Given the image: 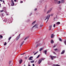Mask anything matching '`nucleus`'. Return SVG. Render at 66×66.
<instances>
[{
  "label": "nucleus",
  "instance_id": "obj_1",
  "mask_svg": "<svg viewBox=\"0 0 66 66\" xmlns=\"http://www.w3.org/2000/svg\"><path fill=\"white\" fill-rule=\"evenodd\" d=\"M44 60V59H43V58H42L40 59L39 60V61H38V63L39 64L41 63V62H42V61Z\"/></svg>",
  "mask_w": 66,
  "mask_h": 66
},
{
  "label": "nucleus",
  "instance_id": "obj_2",
  "mask_svg": "<svg viewBox=\"0 0 66 66\" xmlns=\"http://www.w3.org/2000/svg\"><path fill=\"white\" fill-rule=\"evenodd\" d=\"M50 16H51V15H48V16H47L46 19H45V20H46V19L47 20V21H46V22H47V21H48V20H49V18H50Z\"/></svg>",
  "mask_w": 66,
  "mask_h": 66
},
{
  "label": "nucleus",
  "instance_id": "obj_3",
  "mask_svg": "<svg viewBox=\"0 0 66 66\" xmlns=\"http://www.w3.org/2000/svg\"><path fill=\"white\" fill-rule=\"evenodd\" d=\"M11 1L12 2V4H11V6H14V1L13 0H11Z\"/></svg>",
  "mask_w": 66,
  "mask_h": 66
},
{
  "label": "nucleus",
  "instance_id": "obj_4",
  "mask_svg": "<svg viewBox=\"0 0 66 66\" xmlns=\"http://www.w3.org/2000/svg\"><path fill=\"white\" fill-rule=\"evenodd\" d=\"M51 60H53V58H56V56H50Z\"/></svg>",
  "mask_w": 66,
  "mask_h": 66
},
{
  "label": "nucleus",
  "instance_id": "obj_5",
  "mask_svg": "<svg viewBox=\"0 0 66 66\" xmlns=\"http://www.w3.org/2000/svg\"><path fill=\"white\" fill-rule=\"evenodd\" d=\"M37 26H38V25L37 24H36L35 26H34L32 27V28H33L34 27H35V28H38V27H37Z\"/></svg>",
  "mask_w": 66,
  "mask_h": 66
},
{
  "label": "nucleus",
  "instance_id": "obj_6",
  "mask_svg": "<svg viewBox=\"0 0 66 66\" xmlns=\"http://www.w3.org/2000/svg\"><path fill=\"white\" fill-rule=\"evenodd\" d=\"M20 34H20V35H19L16 38V40H18V39H19V38H20Z\"/></svg>",
  "mask_w": 66,
  "mask_h": 66
},
{
  "label": "nucleus",
  "instance_id": "obj_7",
  "mask_svg": "<svg viewBox=\"0 0 66 66\" xmlns=\"http://www.w3.org/2000/svg\"><path fill=\"white\" fill-rule=\"evenodd\" d=\"M51 10H52V9H51L49 10L47 12V14H48V13H49L50 12H51Z\"/></svg>",
  "mask_w": 66,
  "mask_h": 66
},
{
  "label": "nucleus",
  "instance_id": "obj_8",
  "mask_svg": "<svg viewBox=\"0 0 66 66\" xmlns=\"http://www.w3.org/2000/svg\"><path fill=\"white\" fill-rule=\"evenodd\" d=\"M33 58V57L31 56L29 57V59L28 60H32L33 59H32Z\"/></svg>",
  "mask_w": 66,
  "mask_h": 66
},
{
  "label": "nucleus",
  "instance_id": "obj_9",
  "mask_svg": "<svg viewBox=\"0 0 66 66\" xmlns=\"http://www.w3.org/2000/svg\"><path fill=\"white\" fill-rule=\"evenodd\" d=\"M64 53H65V50H63L61 53V54H64Z\"/></svg>",
  "mask_w": 66,
  "mask_h": 66
},
{
  "label": "nucleus",
  "instance_id": "obj_10",
  "mask_svg": "<svg viewBox=\"0 0 66 66\" xmlns=\"http://www.w3.org/2000/svg\"><path fill=\"white\" fill-rule=\"evenodd\" d=\"M51 28H52V26H50L49 27V30H51Z\"/></svg>",
  "mask_w": 66,
  "mask_h": 66
},
{
  "label": "nucleus",
  "instance_id": "obj_11",
  "mask_svg": "<svg viewBox=\"0 0 66 66\" xmlns=\"http://www.w3.org/2000/svg\"><path fill=\"white\" fill-rule=\"evenodd\" d=\"M19 63L20 64L21 63H22V59H21L20 60H19Z\"/></svg>",
  "mask_w": 66,
  "mask_h": 66
},
{
  "label": "nucleus",
  "instance_id": "obj_12",
  "mask_svg": "<svg viewBox=\"0 0 66 66\" xmlns=\"http://www.w3.org/2000/svg\"><path fill=\"white\" fill-rule=\"evenodd\" d=\"M54 1L55 3H58V1L57 0H54Z\"/></svg>",
  "mask_w": 66,
  "mask_h": 66
},
{
  "label": "nucleus",
  "instance_id": "obj_13",
  "mask_svg": "<svg viewBox=\"0 0 66 66\" xmlns=\"http://www.w3.org/2000/svg\"><path fill=\"white\" fill-rule=\"evenodd\" d=\"M54 35L53 34H52L51 36V37L52 38L53 37Z\"/></svg>",
  "mask_w": 66,
  "mask_h": 66
},
{
  "label": "nucleus",
  "instance_id": "obj_14",
  "mask_svg": "<svg viewBox=\"0 0 66 66\" xmlns=\"http://www.w3.org/2000/svg\"><path fill=\"white\" fill-rule=\"evenodd\" d=\"M51 44H53L54 43V42H53V40H51Z\"/></svg>",
  "mask_w": 66,
  "mask_h": 66
},
{
  "label": "nucleus",
  "instance_id": "obj_15",
  "mask_svg": "<svg viewBox=\"0 0 66 66\" xmlns=\"http://www.w3.org/2000/svg\"><path fill=\"white\" fill-rule=\"evenodd\" d=\"M57 24H60V22H58L56 23Z\"/></svg>",
  "mask_w": 66,
  "mask_h": 66
},
{
  "label": "nucleus",
  "instance_id": "obj_16",
  "mask_svg": "<svg viewBox=\"0 0 66 66\" xmlns=\"http://www.w3.org/2000/svg\"><path fill=\"white\" fill-rule=\"evenodd\" d=\"M2 38H3V36H1V35L0 36V38L1 39Z\"/></svg>",
  "mask_w": 66,
  "mask_h": 66
},
{
  "label": "nucleus",
  "instance_id": "obj_17",
  "mask_svg": "<svg viewBox=\"0 0 66 66\" xmlns=\"http://www.w3.org/2000/svg\"><path fill=\"white\" fill-rule=\"evenodd\" d=\"M36 22V21H34V22H33L32 23V25H33V24H34V23H35V22Z\"/></svg>",
  "mask_w": 66,
  "mask_h": 66
},
{
  "label": "nucleus",
  "instance_id": "obj_18",
  "mask_svg": "<svg viewBox=\"0 0 66 66\" xmlns=\"http://www.w3.org/2000/svg\"><path fill=\"white\" fill-rule=\"evenodd\" d=\"M11 38H12V37H10L8 39V40H11Z\"/></svg>",
  "mask_w": 66,
  "mask_h": 66
},
{
  "label": "nucleus",
  "instance_id": "obj_19",
  "mask_svg": "<svg viewBox=\"0 0 66 66\" xmlns=\"http://www.w3.org/2000/svg\"><path fill=\"white\" fill-rule=\"evenodd\" d=\"M37 46H41V44H39L38 45H37Z\"/></svg>",
  "mask_w": 66,
  "mask_h": 66
},
{
  "label": "nucleus",
  "instance_id": "obj_20",
  "mask_svg": "<svg viewBox=\"0 0 66 66\" xmlns=\"http://www.w3.org/2000/svg\"><path fill=\"white\" fill-rule=\"evenodd\" d=\"M24 42L23 41L21 44L20 46H22V45H23V43H24Z\"/></svg>",
  "mask_w": 66,
  "mask_h": 66
},
{
  "label": "nucleus",
  "instance_id": "obj_21",
  "mask_svg": "<svg viewBox=\"0 0 66 66\" xmlns=\"http://www.w3.org/2000/svg\"><path fill=\"white\" fill-rule=\"evenodd\" d=\"M42 50H43V48H40V49L39 50V51H42Z\"/></svg>",
  "mask_w": 66,
  "mask_h": 66
},
{
  "label": "nucleus",
  "instance_id": "obj_22",
  "mask_svg": "<svg viewBox=\"0 0 66 66\" xmlns=\"http://www.w3.org/2000/svg\"><path fill=\"white\" fill-rule=\"evenodd\" d=\"M44 53H45V54H46V53H47V51L45 50L44 51Z\"/></svg>",
  "mask_w": 66,
  "mask_h": 66
},
{
  "label": "nucleus",
  "instance_id": "obj_23",
  "mask_svg": "<svg viewBox=\"0 0 66 66\" xmlns=\"http://www.w3.org/2000/svg\"><path fill=\"white\" fill-rule=\"evenodd\" d=\"M27 38L28 37H26L24 39V40H26V39H27Z\"/></svg>",
  "mask_w": 66,
  "mask_h": 66
},
{
  "label": "nucleus",
  "instance_id": "obj_24",
  "mask_svg": "<svg viewBox=\"0 0 66 66\" xmlns=\"http://www.w3.org/2000/svg\"><path fill=\"white\" fill-rule=\"evenodd\" d=\"M30 62L31 63H34V61H30Z\"/></svg>",
  "mask_w": 66,
  "mask_h": 66
},
{
  "label": "nucleus",
  "instance_id": "obj_25",
  "mask_svg": "<svg viewBox=\"0 0 66 66\" xmlns=\"http://www.w3.org/2000/svg\"><path fill=\"white\" fill-rule=\"evenodd\" d=\"M59 40H60V42L62 41V39H61V38H59Z\"/></svg>",
  "mask_w": 66,
  "mask_h": 66
},
{
  "label": "nucleus",
  "instance_id": "obj_26",
  "mask_svg": "<svg viewBox=\"0 0 66 66\" xmlns=\"http://www.w3.org/2000/svg\"><path fill=\"white\" fill-rule=\"evenodd\" d=\"M39 56H40V55H39L37 57V59H38V57H39Z\"/></svg>",
  "mask_w": 66,
  "mask_h": 66
},
{
  "label": "nucleus",
  "instance_id": "obj_27",
  "mask_svg": "<svg viewBox=\"0 0 66 66\" xmlns=\"http://www.w3.org/2000/svg\"><path fill=\"white\" fill-rule=\"evenodd\" d=\"M64 2V0H61V3H63Z\"/></svg>",
  "mask_w": 66,
  "mask_h": 66
},
{
  "label": "nucleus",
  "instance_id": "obj_28",
  "mask_svg": "<svg viewBox=\"0 0 66 66\" xmlns=\"http://www.w3.org/2000/svg\"><path fill=\"white\" fill-rule=\"evenodd\" d=\"M38 53V52H36L34 54V55H35L36 54H37V53Z\"/></svg>",
  "mask_w": 66,
  "mask_h": 66
},
{
  "label": "nucleus",
  "instance_id": "obj_29",
  "mask_svg": "<svg viewBox=\"0 0 66 66\" xmlns=\"http://www.w3.org/2000/svg\"><path fill=\"white\" fill-rule=\"evenodd\" d=\"M64 43L66 45V40L64 41Z\"/></svg>",
  "mask_w": 66,
  "mask_h": 66
},
{
  "label": "nucleus",
  "instance_id": "obj_30",
  "mask_svg": "<svg viewBox=\"0 0 66 66\" xmlns=\"http://www.w3.org/2000/svg\"><path fill=\"white\" fill-rule=\"evenodd\" d=\"M6 45V42H5L4 44V46H5Z\"/></svg>",
  "mask_w": 66,
  "mask_h": 66
},
{
  "label": "nucleus",
  "instance_id": "obj_31",
  "mask_svg": "<svg viewBox=\"0 0 66 66\" xmlns=\"http://www.w3.org/2000/svg\"><path fill=\"white\" fill-rule=\"evenodd\" d=\"M43 24L40 25V27H43Z\"/></svg>",
  "mask_w": 66,
  "mask_h": 66
},
{
  "label": "nucleus",
  "instance_id": "obj_32",
  "mask_svg": "<svg viewBox=\"0 0 66 66\" xmlns=\"http://www.w3.org/2000/svg\"><path fill=\"white\" fill-rule=\"evenodd\" d=\"M58 3H59V4H60V3H61V1H58Z\"/></svg>",
  "mask_w": 66,
  "mask_h": 66
},
{
  "label": "nucleus",
  "instance_id": "obj_33",
  "mask_svg": "<svg viewBox=\"0 0 66 66\" xmlns=\"http://www.w3.org/2000/svg\"><path fill=\"white\" fill-rule=\"evenodd\" d=\"M11 63V61H9V64H10V63Z\"/></svg>",
  "mask_w": 66,
  "mask_h": 66
},
{
  "label": "nucleus",
  "instance_id": "obj_34",
  "mask_svg": "<svg viewBox=\"0 0 66 66\" xmlns=\"http://www.w3.org/2000/svg\"><path fill=\"white\" fill-rule=\"evenodd\" d=\"M1 15L2 16H3V17L4 16V15H3V14H1Z\"/></svg>",
  "mask_w": 66,
  "mask_h": 66
},
{
  "label": "nucleus",
  "instance_id": "obj_35",
  "mask_svg": "<svg viewBox=\"0 0 66 66\" xmlns=\"http://www.w3.org/2000/svg\"><path fill=\"white\" fill-rule=\"evenodd\" d=\"M55 27V24H54L53 25V27H54H54Z\"/></svg>",
  "mask_w": 66,
  "mask_h": 66
},
{
  "label": "nucleus",
  "instance_id": "obj_36",
  "mask_svg": "<svg viewBox=\"0 0 66 66\" xmlns=\"http://www.w3.org/2000/svg\"><path fill=\"white\" fill-rule=\"evenodd\" d=\"M20 3H23V1H21Z\"/></svg>",
  "mask_w": 66,
  "mask_h": 66
},
{
  "label": "nucleus",
  "instance_id": "obj_37",
  "mask_svg": "<svg viewBox=\"0 0 66 66\" xmlns=\"http://www.w3.org/2000/svg\"><path fill=\"white\" fill-rule=\"evenodd\" d=\"M57 49L56 48V49H54V51H56V50H57Z\"/></svg>",
  "mask_w": 66,
  "mask_h": 66
},
{
  "label": "nucleus",
  "instance_id": "obj_38",
  "mask_svg": "<svg viewBox=\"0 0 66 66\" xmlns=\"http://www.w3.org/2000/svg\"><path fill=\"white\" fill-rule=\"evenodd\" d=\"M53 53H54V54H56L54 52H53Z\"/></svg>",
  "mask_w": 66,
  "mask_h": 66
},
{
  "label": "nucleus",
  "instance_id": "obj_39",
  "mask_svg": "<svg viewBox=\"0 0 66 66\" xmlns=\"http://www.w3.org/2000/svg\"><path fill=\"white\" fill-rule=\"evenodd\" d=\"M53 14H52L51 15V16H53Z\"/></svg>",
  "mask_w": 66,
  "mask_h": 66
},
{
  "label": "nucleus",
  "instance_id": "obj_40",
  "mask_svg": "<svg viewBox=\"0 0 66 66\" xmlns=\"http://www.w3.org/2000/svg\"><path fill=\"white\" fill-rule=\"evenodd\" d=\"M56 46V45H54L53 46V48H54V47H55Z\"/></svg>",
  "mask_w": 66,
  "mask_h": 66
},
{
  "label": "nucleus",
  "instance_id": "obj_41",
  "mask_svg": "<svg viewBox=\"0 0 66 66\" xmlns=\"http://www.w3.org/2000/svg\"><path fill=\"white\" fill-rule=\"evenodd\" d=\"M36 10H37V9L36 8L35 9V11H36Z\"/></svg>",
  "mask_w": 66,
  "mask_h": 66
},
{
  "label": "nucleus",
  "instance_id": "obj_42",
  "mask_svg": "<svg viewBox=\"0 0 66 66\" xmlns=\"http://www.w3.org/2000/svg\"><path fill=\"white\" fill-rule=\"evenodd\" d=\"M0 1L1 2H2V1H3V0H0Z\"/></svg>",
  "mask_w": 66,
  "mask_h": 66
},
{
  "label": "nucleus",
  "instance_id": "obj_43",
  "mask_svg": "<svg viewBox=\"0 0 66 66\" xmlns=\"http://www.w3.org/2000/svg\"><path fill=\"white\" fill-rule=\"evenodd\" d=\"M46 11V9H45L44 10V11L45 12V11Z\"/></svg>",
  "mask_w": 66,
  "mask_h": 66
},
{
  "label": "nucleus",
  "instance_id": "obj_44",
  "mask_svg": "<svg viewBox=\"0 0 66 66\" xmlns=\"http://www.w3.org/2000/svg\"><path fill=\"white\" fill-rule=\"evenodd\" d=\"M23 54H24V53L22 54H21V55H23Z\"/></svg>",
  "mask_w": 66,
  "mask_h": 66
},
{
  "label": "nucleus",
  "instance_id": "obj_45",
  "mask_svg": "<svg viewBox=\"0 0 66 66\" xmlns=\"http://www.w3.org/2000/svg\"><path fill=\"white\" fill-rule=\"evenodd\" d=\"M32 66H35V65H34V64H32Z\"/></svg>",
  "mask_w": 66,
  "mask_h": 66
},
{
  "label": "nucleus",
  "instance_id": "obj_46",
  "mask_svg": "<svg viewBox=\"0 0 66 66\" xmlns=\"http://www.w3.org/2000/svg\"><path fill=\"white\" fill-rule=\"evenodd\" d=\"M17 1V0H14V2H16Z\"/></svg>",
  "mask_w": 66,
  "mask_h": 66
},
{
  "label": "nucleus",
  "instance_id": "obj_47",
  "mask_svg": "<svg viewBox=\"0 0 66 66\" xmlns=\"http://www.w3.org/2000/svg\"><path fill=\"white\" fill-rule=\"evenodd\" d=\"M3 3H4V1H3Z\"/></svg>",
  "mask_w": 66,
  "mask_h": 66
},
{
  "label": "nucleus",
  "instance_id": "obj_48",
  "mask_svg": "<svg viewBox=\"0 0 66 66\" xmlns=\"http://www.w3.org/2000/svg\"><path fill=\"white\" fill-rule=\"evenodd\" d=\"M1 4H0V7H1Z\"/></svg>",
  "mask_w": 66,
  "mask_h": 66
},
{
  "label": "nucleus",
  "instance_id": "obj_49",
  "mask_svg": "<svg viewBox=\"0 0 66 66\" xmlns=\"http://www.w3.org/2000/svg\"><path fill=\"white\" fill-rule=\"evenodd\" d=\"M28 66H30V65L29 64L28 65Z\"/></svg>",
  "mask_w": 66,
  "mask_h": 66
},
{
  "label": "nucleus",
  "instance_id": "obj_50",
  "mask_svg": "<svg viewBox=\"0 0 66 66\" xmlns=\"http://www.w3.org/2000/svg\"><path fill=\"white\" fill-rule=\"evenodd\" d=\"M1 12H3V11H2L1 10Z\"/></svg>",
  "mask_w": 66,
  "mask_h": 66
},
{
  "label": "nucleus",
  "instance_id": "obj_51",
  "mask_svg": "<svg viewBox=\"0 0 66 66\" xmlns=\"http://www.w3.org/2000/svg\"><path fill=\"white\" fill-rule=\"evenodd\" d=\"M6 15H9V14H6Z\"/></svg>",
  "mask_w": 66,
  "mask_h": 66
},
{
  "label": "nucleus",
  "instance_id": "obj_52",
  "mask_svg": "<svg viewBox=\"0 0 66 66\" xmlns=\"http://www.w3.org/2000/svg\"><path fill=\"white\" fill-rule=\"evenodd\" d=\"M25 59H27V58H25Z\"/></svg>",
  "mask_w": 66,
  "mask_h": 66
},
{
  "label": "nucleus",
  "instance_id": "obj_53",
  "mask_svg": "<svg viewBox=\"0 0 66 66\" xmlns=\"http://www.w3.org/2000/svg\"><path fill=\"white\" fill-rule=\"evenodd\" d=\"M33 53H34V52H33Z\"/></svg>",
  "mask_w": 66,
  "mask_h": 66
},
{
  "label": "nucleus",
  "instance_id": "obj_54",
  "mask_svg": "<svg viewBox=\"0 0 66 66\" xmlns=\"http://www.w3.org/2000/svg\"><path fill=\"white\" fill-rule=\"evenodd\" d=\"M24 66H26V65H24Z\"/></svg>",
  "mask_w": 66,
  "mask_h": 66
}]
</instances>
